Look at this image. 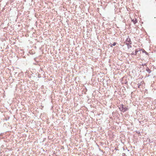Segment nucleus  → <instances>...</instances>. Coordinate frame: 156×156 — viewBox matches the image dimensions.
Here are the masks:
<instances>
[{
    "label": "nucleus",
    "instance_id": "f257e3e1",
    "mask_svg": "<svg viewBox=\"0 0 156 156\" xmlns=\"http://www.w3.org/2000/svg\"><path fill=\"white\" fill-rule=\"evenodd\" d=\"M119 108L120 110L123 112H124L128 110V109L127 107L123 105L122 104L119 105Z\"/></svg>",
    "mask_w": 156,
    "mask_h": 156
},
{
    "label": "nucleus",
    "instance_id": "f03ea898",
    "mask_svg": "<svg viewBox=\"0 0 156 156\" xmlns=\"http://www.w3.org/2000/svg\"><path fill=\"white\" fill-rule=\"evenodd\" d=\"M139 51H137V50L136 49V50L135 51V52H134V53L133 52L132 53H131V55H136L137 53Z\"/></svg>",
    "mask_w": 156,
    "mask_h": 156
},
{
    "label": "nucleus",
    "instance_id": "7ed1b4c3",
    "mask_svg": "<svg viewBox=\"0 0 156 156\" xmlns=\"http://www.w3.org/2000/svg\"><path fill=\"white\" fill-rule=\"evenodd\" d=\"M129 44H131V43H126V44L127 45L128 48H131V46L129 45Z\"/></svg>",
    "mask_w": 156,
    "mask_h": 156
},
{
    "label": "nucleus",
    "instance_id": "20e7f679",
    "mask_svg": "<svg viewBox=\"0 0 156 156\" xmlns=\"http://www.w3.org/2000/svg\"><path fill=\"white\" fill-rule=\"evenodd\" d=\"M126 41L127 42H129V43H131L130 39L129 38H127Z\"/></svg>",
    "mask_w": 156,
    "mask_h": 156
},
{
    "label": "nucleus",
    "instance_id": "39448f33",
    "mask_svg": "<svg viewBox=\"0 0 156 156\" xmlns=\"http://www.w3.org/2000/svg\"><path fill=\"white\" fill-rule=\"evenodd\" d=\"M132 21H133V23L134 24H135L137 22V20H136V19H135V20H132Z\"/></svg>",
    "mask_w": 156,
    "mask_h": 156
},
{
    "label": "nucleus",
    "instance_id": "423d86ee",
    "mask_svg": "<svg viewBox=\"0 0 156 156\" xmlns=\"http://www.w3.org/2000/svg\"><path fill=\"white\" fill-rule=\"evenodd\" d=\"M142 52L143 53H145L147 55L148 54V53L144 50H143Z\"/></svg>",
    "mask_w": 156,
    "mask_h": 156
},
{
    "label": "nucleus",
    "instance_id": "0eeeda50",
    "mask_svg": "<svg viewBox=\"0 0 156 156\" xmlns=\"http://www.w3.org/2000/svg\"><path fill=\"white\" fill-rule=\"evenodd\" d=\"M147 71L149 73H150L151 72V70L149 69H147Z\"/></svg>",
    "mask_w": 156,
    "mask_h": 156
},
{
    "label": "nucleus",
    "instance_id": "6e6552de",
    "mask_svg": "<svg viewBox=\"0 0 156 156\" xmlns=\"http://www.w3.org/2000/svg\"><path fill=\"white\" fill-rule=\"evenodd\" d=\"M116 45V43L114 42L113 44H112V45L113 46H115Z\"/></svg>",
    "mask_w": 156,
    "mask_h": 156
},
{
    "label": "nucleus",
    "instance_id": "1a4fd4ad",
    "mask_svg": "<svg viewBox=\"0 0 156 156\" xmlns=\"http://www.w3.org/2000/svg\"><path fill=\"white\" fill-rule=\"evenodd\" d=\"M142 50V49H140V48H139V50L138 51H141Z\"/></svg>",
    "mask_w": 156,
    "mask_h": 156
}]
</instances>
